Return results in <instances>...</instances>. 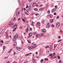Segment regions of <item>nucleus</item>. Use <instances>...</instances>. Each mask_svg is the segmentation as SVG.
<instances>
[{
	"label": "nucleus",
	"mask_w": 63,
	"mask_h": 63,
	"mask_svg": "<svg viewBox=\"0 0 63 63\" xmlns=\"http://www.w3.org/2000/svg\"><path fill=\"white\" fill-rule=\"evenodd\" d=\"M49 23H47V25L46 26V28H49Z\"/></svg>",
	"instance_id": "f257e3e1"
},
{
	"label": "nucleus",
	"mask_w": 63,
	"mask_h": 63,
	"mask_svg": "<svg viewBox=\"0 0 63 63\" xmlns=\"http://www.w3.org/2000/svg\"><path fill=\"white\" fill-rule=\"evenodd\" d=\"M56 27L58 28L59 26V23H57L56 24Z\"/></svg>",
	"instance_id": "f03ea898"
},
{
	"label": "nucleus",
	"mask_w": 63,
	"mask_h": 63,
	"mask_svg": "<svg viewBox=\"0 0 63 63\" xmlns=\"http://www.w3.org/2000/svg\"><path fill=\"white\" fill-rule=\"evenodd\" d=\"M17 26H18V24H17L15 25V26L14 27V28H16V27H17Z\"/></svg>",
	"instance_id": "7ed1b4c3"
},
{
	"label": "nucleus",
	"mask_w": 63,
	"mask_h": 63,
	"mask_svg": "<svg viewBox=\"0 0 63 63\" xmlns=\"http://www.w3.org/2000/svg\"><path fill=\"white\" fill-rule=\"evenodd\" d=\"M9 24L10 26H12V25H14V24H12V22H10Z\"/></svg>",
	"instance_id": "20e7f679"
},
{
	"label": "nucleus",
	"mask_w": 63,
	"mask_h": 63,
	"mask_svg": "<svg viewBox=\"0 0 63 63\" xmlns=\"http://www.w3.org/2000/svg\"><path fill=\"white\" fill-rule=\"evenodd\" d=\"M37 24L38 26H40V24H41V23L39 22H38L36 23Z\"/></svg>",
	"instance_id": "39448f33"
},
{
	"label": "nucleus",
	"mask_w": 63,
	"mask_h": 63,
	"mask_svg": "<svg viewBox=\"0 0 63 63\" xmlns=\"http://www.w3.org/2000/svg\"><path fill=\"white\" fill-rule=\"evenodd\" d=\"M53 19H50V23H52L53 22Z\"/></svg>",
	"instance_id": "423d86ee"
},
{
	"label": "nucleus",
	"mask_w": 63,
	"mask_h": 63,
	"mask_svg": "<svg viewBox=\"0 0 63 63\" xmlns=\"http://www.w3.org/2000/svg\"><path fill=\"white\" fill-rule=\"evenodd\" d=\"M55 10H56V9H55V8H54L52 10V12H55Z\"/></svg>",
	"instance_id": "0eeeda50"
},
{
	"label": "nucleus",
	"mask_w": 63,
	"mask_h": 63,
	"mask_svg": "<svg viewBox=\"0 0 63 63\" xmlns=\"http://www.w3.org/2000/svg\"><path fill=\"white\" fill-rule=\"evenodd\" d=\"M48 16H49L50 17H52L53 16H52V15H51L50 14H48Z\"/></svg>",
	"instance_id": "6e6552de"
},
{
	"label": "nucleus",
	"mask_w": 63,
	"mask_h": 63,
	"mask_svg": "<svg viewBox=\"0 0 63 63\" xmlns=\"http://www.w3.org/2000/svg\"><path fill=\"white\" fill-rule=\"evenodd\" d=\"M29 36L30 37H31L32 36V33H29Z\"/></svg>",
	"instance_id": "1a4fd4ad"
},
{
	"label": "nucleus",
	"mask_w": 63,
	"mask_h": 63,
	"mask_svg": "<svg viewBox=\"0 0 63 63\" xmlns=\"http://www.w3.org/2000/svg\"><path fill=\"white\" fill-rule=\"evenodd\" d=\"M42 31L43 32H46V30L45 29H43L42 30Z\"/></svg>",
	"instance_id": "9d476101"
},
{
	"label": "nucleus",
	"mask_w": 63,
	"mask_h": 63,
	"mask_svg": "<svg viewBox=\"0 0 63 63\" xmlns=\"http://www.w3.org/2000/svg\"><path fill=\"white\" fill-rule=\"evenodd\" d=\"M39 10L40 11H44V9L42 8H40L39 9Z\"/></svg>",
	"instance_id": "9b49d317"
},
{
	"label": "nucleus",
	"mask_w": 63,
	"mask_h": 63,
	"mask_svg": "<svg viewBox=\"0 0 63 63\" xmlns=\"http://www.w3.org/2000/svg\"><path fill=\"white\" fill-rule=\"evenodd\" d=\"M36 3H34L32 6H36Z\"/></svg>",
	"instance_id": "f8f14e48"
},
{
	"label": "nucleus",
	"mask_w": 63,
	"mask_h": 63,
	"mask_svg": "<svg viewBox=\"0 0 63 63\" xmlns=\"http://www.w3.org/2000/svg\"><path fill=\"white\" fill-rule=\"evenodd\" d=\"M16 48L17 50H20V49L19 48H18V47H16Z\"/></svg>",
	"instance_id": "ddd939ff"
},
{
	"label": "nucleus",
	"mask_w": 63,
	"mask_h": 63,
	"mask_svg": "<svg viewBox=\"0 0 63 63\" xmlns=\"http://www.w3.org/2000/svg\"><path fill=\"white\" fill-rule=\"evenodd\" d=\"M43 34H44L43 33L40 34H39V36H43Z\"/></svg>",
	"instance_id": "4468645a"
},
{
	"label": "nucleus",
	"mask_w": 63,
	"mask_h": 63,
	"mask_svg": "<svg viewBox=\"0 0 63 63\" xmlns=\"http://www.w3.org/2000/svg\"><path fill=\"white\" fill-rule=\"evenodd\" d=\"M32 48L34 49V48H36V47H37V46H32Z\"/></svg>",
	"instance_id": "2eb2a0df"
},
{
	"label": "nucleus",
	"mask_w": 63,
	"mask_h": 63,
	"mask_svg": "<svg viewBox=\"0 0 63 63\" xmlns=\"http://www.w3.org/2000/svg\"><path fill=\"white\" fill-rule=\"evenodd\" d=\"M17 43V42H15L14 43V46H16V44Z\"/></svg>",
	"instance_id": "dca6fc26"
},
{
	"label": "nucleus",
	"mask_w": 63,
	"mask_h": 63,
	"mask_svg": "<svg viewBox=\"0 0 63 63\" xmlns=\"http://www.w3.org/2000/svg\"><path fill=\"white\" fill-rule=\"evenodd\" d=\"M57 46V44H55L54 45V48H55Z\"/></svg>",
	"instance_id": "f3484780"
},
{
	"label": "nucleus",
	"mask_w": 63,
	"mask_h": 63,
	"mask_svg": "<svg viewBox=\"0 0 63 63\" xmlns=\"http://www.w3.org/2000/svg\"><path fill=\"white\" fill-rule=\"evenodd\" d=\"M14 29L13 30V32H14V31H16V28H14Z\"/></svg>",
	"instance_id": "a211bd4d"
},
{
	"label": "nucleus",
	"mask_w": 63,
	"mask_h": 63,
	"mask_svg": "<svg viewBox=\"0 0 63 63\" xmlns=\"http://www.w3.org/2000/svg\"><path fill=\"white\" fill-rule=\"evenodd\" d=\"M32 46H31L30 47H29V49H32V48H33Z\"/></svg>",
	"instance_id": "6ab92c4d"
},
{
	"label": "nucleus",
	"mask_w": 63,
	"mask_h": 63,
	"mask_svg": "<svg viewBox=\"0 0 63 63\" xmlns=\"http://www.w3.org/2000/svg\"><path fill=\"white\" fill-rule=\"evenodd\" d=\"M45 60H46L47 61V60H48V58H45Z\"/></svg>",
	"instance_id": "aec40b11"
},
{
	"label": "nucleus",
	"mask_w": 63,
	"mask_h": 63,
	"mask_svg": "<svg viewBox=\"0 0 63 63\" xmlns=\"http://www.w3.org/2000/svg\"><path fill=\"white\" fill-rule=\"evenodd\" d=\"M28 28H27L26 30V32H28Z\"/></svg>",
	"instance_id": "412c9836"
},
{
	"label": "nucleus",
	"mask_w": 63,
	"mask_h": 63,
	"mask_svg": "<svg viewBox=\"0 0 63 63\" xmlns=\"http://www.w3.org/2000/svg\"><path fill=\"white\" fill-rule=\"evenodd\" d=\"M29 55V54H27L25 55V56H28Z\"/></svg>",
	"instance_id": "4be33fe9"
},
{
	"label": "nucleus",
	"mask_w": 63,
	"mask_h": 63,
	"mask_svg": "<svg viewBox=\"0 0 63 63\" xmlns=\"http://www.w3.org/2000/svg\"><path fill=\"white\" fill-rule=\"evenodd\" d=\"M31 7L29 6V10H31Z\"/></svg>",
	"instance_id": "5701e85b"
},
{
	"label": "nucleus",
	"mask_w": 63,
	"mask_h": 63,
	"mask_svg": "<svg viewBox=\"0 0 63 63\" xmlns=\"http://www.w3.org/2000/svg\"><path fill=\"white\" fill-rule=\"evenodd\" d=\"M60 56H58V59H60Z\"/></svg>",
	"instance_id": "b1692460"
},
{
	"label": "nucleus",
	"mask_w": 63,
	"mask_h": 63,
	"mask_svg": "<svg viewBox=\"0 0 63 63\" xmlns=\"http://www.w3.org/2000/svg\"><path fill=\"white\" fill-rule=\"evenodd\" d=\"M8 58V56L4 58V59H7Z\"/></svg>",
	"instance_id": "393cba45"
},
{
	"label": "nucleus",
	"mask_w": 63,
	"mask_h": 63,
	"mask_svg": "<svg viewBox=\"0 0 63 63\" xmlns=\"http://www.w3.org/2000/svg\"><path fill=\"white\" fill-rule=\"evenodd\" d=\"M3 50H4V49H5V46H3Z\"/></svg>",
	"instance_id": "a878e982"
},
{
	"label": "nucleus",
	"mask_w": 63,
	"mask_h": 63,
	"mask_svg": "<svg viewBox=\"0 0 63 63\" xmlns=\"http://www.w3.org/2000/svg\"><path fill=\"white\" fill-rule=\"evenodd\" d=\"M15 37L16 38H17V34H16L15 35Z\"/></svg>",
	"instance_id": "bb28decb"
},
{
	"label": "nucleus",
	"mask_w": 63,
	"mask_h": 63,
	"mask_svg": "<svg viewBox=\"0 0 63 63\" xmlns=\"http://www.w3.org/2000/svg\"><path fill=\"white\" fill-rule=\"evenodd\" d=\"M22 19L23 22H25V20L24 19L22 18Z\"/></svg>",
	"instance_id": "cd10ccee"
},
{
	"label": "nucleus",
	"mask_w": 63,
	"mask_h": 63,
	"mask_svg": "<svg viewBox=\"0 0 63 63\" xmlns=\"http://www.w3.org/2000/svg\"><path fill=\"white\" fill-rule=\"evenodd\" d=\"M25 15H28V13L27 12H26L25 13Z\"/></svg>",
	"instance_id": "c85d7f7f"
},
{
	"label": "nucleus",
	"mask_w": 63,
	"mask_h": 63,
	"mask_svg": "<svg viewBox=\"0 0 63 63\" xmlns=\"http://www.w3.org/2000/svg\"><path fill=\"white\" fill-rule=\"evenodd\" d=\"M32 61L33 62H35V59H33L32 60Z\"/></svg>",
	"instance_id": "c756f323"
},
{
	"label": "nucleus",
	"mask_w": 63,
	"mask_h": 63,
	"mask_svg": "<svg viewBox=\"0 0 63 63\" xmlns=\"http://www.w3.org/2000/svg\"><path fill=\"white\" fill-rule=\"evenodd\" d=\"M52 54H49V56H52Z\"/></svg>",
	"instance_id": "7c9ffc66"
},
{
	"label": "nucleus",
	"mask_w": 63,
	"mask_h": 63,
	"mask_svg": "<svg viewBox=\"0 0 63 63\" xmlns=\"http://www.w3.org/2000/svg\"><path fill=\"white\" fill-rule=\"evenodd\" d=\"M53 56H55V53L54 52V53H53Z\"/></svg>",
	"instance_id": "2f4dec72"
},
{
	"label": "nucleus",
	"mask_w": 63,
	"mask_h": 63,
	"mask_svg": "<svg viewBox=\"0 0 63 63\" xmlns=\"http://www.w3.org/2000/svg\"><path fill=\"white\" fill-rule=\"evenodd\" d=\"M43 59H42L41 60V63H42V62H43Z\"/></svg>",
	"instance_id": "473e14b6"
},
{
	"label": "nucleus",
	"mask_w": 63,
	"mask_h": 63,
	"mask_svg": "<svg viewBox=\"0 0 63 63\" xmlns=\"http://www.w3.org/2000/svg\"><path fill=\"white\" fill-rule=\"evenodd\" d=\"M11 51H12V50H10L8 52V53H10V52H11Z\"/></svg>",
	"instance_id": "72a5a7b5"
},
{
	"label": "nucleus",
	"mask_w": 63,
	"mask_h": 63,
	"mask_svg": "<svg viewBox=\"0 0 63 63\" xmlns=\"http://www.w3.org/2000/svg\"><path fill=\"white\" fill-rule=\"evenodd\" d=\"M59 16H57V19H58L59 18Z\"/></svg>",
	"instance_id": "f704fd0d"
},
{
	"label": "nucleus",
	"mask_w": 63,
	"mask_h": 63,
	"mask_svg": "<svg viewBox=\"0 0 63 63\" xmlns=\"http://www.w3.org/2000/svg\"><path fill=\"white\" fill-rule=\"evenodd\" d=\"M46 48H48L49 47V46H47L45 47Z\"/></svg>",
	"instance_id": "c9c22d12"
},
{
	"label": "nucleus",
	"mask_w": 63,
	"mask_h": 63,
	"mask_svg": "<svg viewBox=\"0 0 63 63\" xmlns=\"http://www.w3.org/2000/svg\"><path fill=\"white\" fill-rule=\"evenodd\" d=\"M27 41H28V43H31V41H29V40H28Z\"/></svg>",
	"instance_id": "e433bc0d"
},
{
	"label": "nucleus",
	"mask_w": 63,
	"mask_h": 63,
	"mask_svg": "<svg viewBox=\"0 0 63 63\" xmlns=\"http://www.w3.org/2000/svg\"><path fill=\"white\" fill-rule=\"evenodd\" d=\"M35 11H37L38 10V9L37 8H35L34 9Z\"/></svg>",
	"instance_id": "4c0bfd02"
},
{
	"label": "nucleus",
	"mask_w": 63,
	"mask_h": 63,
	"mask_svg": "<svg viewBox=\"0 0 63 63\" xmlns=\"http://www.w3.org/2000/svg\"><path fill=\"white\" fill-rule=\"evenodd\" d=\"M35 15H36V16H38V15H39V14L38 13H36L35 14Z\"/></svg>",
	"instance_id": "58836bf2"
},
{
	"label": "nucleus",
	"mask_w": 63,
	"mask_h": 63,
	"mask_svg": "<svg viewBox=\"0 0 63 63\" xmlns=\"http://www.w3.org/2000/svg\"><path fill=\"white\" fill-rule=\"evenodd\" d=\"M0 42L1 43H2V44H3V40H1V41H0Z\"/></svg>",
	"instance_id": "ea45409f"
},
{
	"label": "nucleus",
	"mask_w": 63,
	"mask_h": 63,
	"mask_svg": "<svg viewBox=\"0 0 63 63\" xmlns=\"http://www.w3.org/2000/svg\"><path fill=\"white\" fill-rule=\"evenodd\" d=\"M29 2H32V0H28Z\"/></svg>",
	"instance_id": "a19ab883"
},
{
	"label": "nucleus",
	"mask_w": 63,
	"mask_h": 63,
	"mask_svg": "<svg viewBox=\"0 0 63 63\" xmlns=\"http://www.w3.org/2000/svg\"><path fill=\"white\" fill-rule=\"evenodd\" d=\"M13 38L15 39H16V36H14Z\"/></svg>",
	"instance_id": "79ce46f5"
},
{
	"label": "nucleus",
	"mask_w": 63,
	"mask_h": 63,
	"mask_svg": "<svg viewBox=\"0 0 63 63\" xmlns=\"http://www.w3.org/2000/svg\"><path fill=\"white\" fill-rule=\"evenodd\" d=\"M54 15H56V13H54Z\"/></svg>",
	"instance_id": "37998d69"
},
{
	"label": "nucleus",
	"mask_w": 63,
	"mask_h": 63,
	"mask_svg": "<svg viewBox=\"0 0 63 63\" xmlns=\"http://www.w3.org/2000/svg\"><path fill=\"white\" fill-rule=\"evenodd\" d=\"M43 37H44V38H45V37H46V35H43Z\"/></svg>",
	"instance_id": "c03bdc74"
},
{
	"label": "nucleus",
	"mask_w": 63,
	"mask_h": 63,
	"mask_svg": "<svg viewBox=\"0 0 63 63\" xmlns=\"http://www.w3.org/2000/svg\"><path fill=\"white\" fill-rule=\"evenodd\" d=\"M58 38L59 39H60V38H61V36H58Z\"/></svg>",
	"instance_id": "a18cd8bd"
},
{
	"label": "nucleus",
	"mask_w": 63,
	"mask_h": 63,
	"mask_svg": "<svg viewBox=\"0 0 63 63\" xmlns=\"http://www.w3.org/2000/svg\"><path fill=\"white\" fill-rule=\"evenodd\" d=\"M31 25H32V26H34V24H31Z\"/></svg>",
	"instance_id": "49530a36"
},
{
	"label": "nucleus",
	"mask_w": 63,
	"mask_h": 63,
	"mask_svg": "<svg viewBox=\"0 0 63 63\" xmlns=\"http://www.w3.org/2000/svg\"><path fill=\"white\" fill-rule=\"evenodd\" d=\"M59 63H61V61L60 60L59 61Z\"/></svg>",
	"instance_id": "de8ad7c7"
},
{
	"label": "nucleus",
	"mask_w": 63,
	"mask_h": 63,
	"mask_svg": "<svg viewBox=\"0 0 63 63\" xmlns=\"http://www.w3.org/2000/svg\"><path fill=\"white\" fill-rule=\"evenodd\" d=\"M51 57H50V58H52V57H53V55H52V56H51Z\"/></svg>",
	"instance_id": "09e8293b"
},
{
	"label": "nucleus",
	"mask_w": 63,
	"mask_h": 63,
	"mask_svg": "<svg viewBox=\"0 0 63 63\" xmlns=\"http://www.w3.org/2000/svg\"><path fill=\"white\" fill-rule=\"evenodd\" d=\"M57 5H55V8H57Z\"/></svg>",
	"instance_id": "8fccbe9b"
},
{
	"label": "nucleus",
	"mask_w": 63,
	"mask_h": 63,
	"mask_svg": "<svg viewBox=\"0 0 63 63\" xmlns=\"http://www.w3.org/2000/svg\"><path fill=\"white\" fill-rule=\"evenodd\" d=\"M38 34H37L36 35V37H38Z\"/></svg>",
	"instance_id": "3c124183"
},
{
	"label": "nucleus",
	"mask_w": 63,
	"mask_h": 63,
	"mask_svg": "<svg viewBox=\"0 0 63 63\" xmlns=\"http://www.w3.org/2000/svg\"><path fill=\"white\" fill-rule=\"evenodd\" d=\"M49 51H52V49H51L49 50Z\"/></svg>",
	"instance_id": "603ef678"
},
{
	"label": "nucleus",
	"mask_w": 63,
	"mask_h": 63,
	"mask_svg": "<svg viewBox=\"0 0 63 63\" xmlns=\"http://www.w3.org/2000/svg\"><path fill=\"white\" fill-rule=\"evenodd\" d=\"M20 20V18H19L18 19V20Z\"/></svg>",
	"instance_id": "864d4df0"
},
{
	"label": "nucleus",
	"mask_w": 63,
	"mask_h": 63,
	"mask_svg": "<svg viewBox=\"0 0 63 63\" xmlns=\"http://www.w3.org/2000/svg\"><path fill=\"white\" fill-rule=\"evenodd\" d=\"M16 19V18H14L13 19L14 21Z\"/></svg>",
	"instance_id": "5fc2aeb1"
},
{
	"label": "nucleus",
	"mask_w": 63,
	"mask_h": 63,
	"mask_svg": "<svg viewBox=\"0 0 63 63\" xmlns=\"http://www.w3.org/2000/svg\"><path fill=\"white\" fill-rule=\"evenodd\" d=\"M32 28H30V30H31V31H32Z\"/></svg>",
	"instance_id": "6e6d98bb"
},
{
	"label": "nucleus",
	"mask_w": 63,
	"mask_h": 63,
	"mask_svg": "<svg viewBox=\"0 0 63 63\" xmlns=\"http://www.w3.org/2000/svg\"><path fill=\"white\" fill-rule=\"evenodd\" d=\"M6 36H8V33H6Z\"/></svg>",
	"instance_id": "4d7b16f0"
},
{
	"label": "nucleus",
	"mask_w": 63,
	"mask_h": 63,
	"mask_svg": "<svg viewBox=\"0 0 63 63\" xmlns=\"http://www.w3.org/2000/svg\"><path fill=\"white\" fill-rule=\"evenodd\" d=\"M35 14V13H32V15H34Z\"/></svg>",
	"instance_id": "13d9d810"
},
{
	"label": "nucleus",
	"mask_w": 63,
	"mask_h": 63,
	"mask_svg": "<svg viewBox=\"0 0 63 63\" xmlns=\"http://www.w3.org/2000/svg\"><path fill=\"white\" fill-rule=\"evenodd\" d=\"M52 26L53 27H54V25H53V24H52Z\"/></svg>",
	"instance_id": "bf43d9fd"
},
{
	"label": "nucleus",
	"mask_w": 63,
	"mask_h": 63,
	"mask_svg": "<svg viewBox=\"0 0 63 63\" xmlns=\"http://www.w3.org/2000/svg\"><path fill=\"white\" fill-rule=\"evenodd\" d=\"M22 44H23V42L22 41L21 43Z\"/></svg>",
	"instance_id": "052dcab7"
},
{
	"label": "nucleus",
	"mask_w": 63,
	"mask_h": 63,
	"mask_svg": "<svg viewBox=\"0 0 63 63\" xmlns=\"http://www.w3.org/2000/svg\"><path fill=\"white\" fill-rule=\"evenodd\" d=\"M42 6H43V5L41 4L40 6V7H42Z\"/></svg>",
	"instance_id": "680f3d73"
},
{
	"label": "nucleus",
	"mask_w": 63,
	"mask_h": 63,
	"mask_svg": "<svg viewBox=\"0 0 63 63\" xmlns=\"http://www.w3.org/2000/svg\"><path fill=\"white\" fill-rule=\"evenodd\" d=\"M4 32V31L3 30V31H2L1 32H2V33H3Z\"/></svg>",
	"instance_id": "e2e57ef3"
},
{
	"label": "nucleus",
	"mask_w": 63,
	"mask_h": 63,
	"mask_svg": "<svg viewBox=\"0 0 63 63\" xmlns=\"http://www.w3.org/2000/svg\"><path fill=\"white\" fill-rule=\"evenodd\" d=\"M5 30H6V29H4L3 30V31L5 32Z\"/></svg>",
	"instance_id": "0e129e2a"
},
{
	"label": "nucleus",
	"mask_w": 63,
	"mask_h": 63,
	"mask_svg": "<svg viewBox=\"0 0 63 63\" xmlns=\"http://www.w3.org/2000/svg\"><path fill=\"white\" fill-rule=\"evenodd\" d=\"M23 10H24V11H25V8H24L23 9Z\"/></svg>",
	"instance_id": "69168bd1"
},
{
	"label": "nucleus",
	"mask_w": 63,
	"mask_h": 63,
	"mask_svg": "<svg viewBox=\"0 0 63 63\" xmlns=\"http://www.w3.org/2000/svg\"><path fill=\"white\" fill-rule=\"evenodd\" d=\"M28 6H26V8H28Z\"/></svg>",
	"instance_id": "338daca9"
},
{
	"label": "nucleus",
	"mask_w": 63,
	"mask_h": 63,
	"mask_svg": "<svg viewBox=\"0 0 63 63\" xmlns=\"http://www.w3.org/2000/svg\"><path fill=\"white\" fill-rule=\"evenodd\" d=\"M36 54H38V52H36Z\"/></svg>",
	"instance_id": "774afa93"
}]
</instances>
